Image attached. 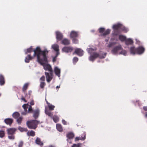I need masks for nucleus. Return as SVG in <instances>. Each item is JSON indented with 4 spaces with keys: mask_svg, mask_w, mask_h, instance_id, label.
I'll return each instance as SVG.
<instances>
[{
    "mask_svg": "<svg viewBox=\"0 0 147 147\" xmlns=\"http://www.w3.org/2000/svg\"><path fill=\"white\" fill-rule=\"evenodd\" d=\"M33 51L34 52V55H37V61L43 66L44 69L49 72H53L51 66L49 64H46L48 62L47 55L49 51L46 49L42 51L39 47H37Z\"/></svg>",
    "mask_w": 147,
    "mask_h": 147,
    "instance_id": "1",
    "label": "nucleus"
},
{
    "mask_svg": "<svg viewBox=\"0 0 147 147\" xmlns=\"http://www.w3.org/2000/svg\"><path fill=\"white\" fill-rule=\"evenodd\" d=\"M107 54V53H98L96 52L93 53L92 55H91L89 57V60L93 61L96 58L98 57L100 59H104L105 58Z\"/></svg>",
    "mask_w": 147,
    "mask_h": 147,
    "instance_id": "2",
    "label": "nucleus"
},
{
    "mask_svg": "<svg viewBox=\"0 0 147 147\" xmlns=\"http://www.w3.org/2000/svg\"><path fill=\"white\" fill-rule=\"evenodd\" d=\"M40 123L39 121L33 120L28 121L26 122V125L29 128L35 129L37 127L38 124Z\"/></svg>",
    "mask_w": 147,
    "mask_h": 147,
    "instance_id": "3",
    "label": "nucleus"
},
{
    "mask_svg": "<svg viewBox=\"0 0 147 147\" xmlns=\"http://www.w3.org/2000/svg\"><path fill=\"white\" fill-rule=\"evenodd\" d=\"M16 129L15 128H12L8 129L7 132L8 135V138L9 139H14V135L15 134Z\"/></svg>",
    "mask_w": 147,
    "mask_h": 147,
    "instance_id": "4",
    "label": "nucleus"
},
{
    "mask_svg": "<svg viewBox=\"0 0 147 147\" xmlns=\"http://www.w3.org/2000/svg\"><path fill=\"white\" fill-rule=\"evenodd\" d=\"M47 81L49 83L53 78V71L50 72L49 73L45 72Z\"/></svg>",
    "mask_w": 147,
    "mask_h": 147,
    "instance_id": "5",
    "label": "nucleus"
},
{
    "mask_svg": "<svg viewBox=\"0 0 147 147\" xmlns=\"http://www.w3.org/2000/svg\"><path fill=\"white\" fill-rule=\"evenodd\" d=\"M122 48L121 45H119L115 47L111 51V53L114 54H117L118 52L120 50H121Z\"/></svg>",
    "mask_w": 147,
    "mask_h": 147,
    "instance_id": "6",
    "label": "nucleus"
},
{
    "mask_svg": "<svg viewBox=\"0 0 147 147\" xmlns=\"http://www.w3.org/2000/svg\"><path fill=\"white\" fill-rule=\"evenodd\" d=\"M74 49L73 48L71 47H65L62 49L63 52L68 53L71 52Z\"/></svg>",
    "mask_w": 147,
    "mask_h": 147,
    "instance_id": "7",
    "label": "nucleus"
},
{
    "mask_svg": "<svg viewBox=\"0 0 147 147\" xmlns=\"http://www.w3.org/2000/svg\"><path fill=\"white\" fill-rule=\"evenodd\" d=\"M137 54H141L144 53L145 51L144 48L142 46H139L136 48Z\"/></svg>",
    "mask_w": 147,
    "mask_h": 147,
    "instance_id": "8",
    "label": "nucleus"
},
{
    "mask_svg": "<svg viewBox=\"0 0 147 147\" xmlns=\"http://www.w3.org/2000/svg\"><path fill=\"white\" fill-rule=\"evenodd\" d=\"M76 54L80 56H82L83 55V51L80 49L77 48L75 49V51L73 53V54Z\"/></svg>",
    "mask_w": 147,
    "mask_h": 147,
    "instance_id": "9",
    "label": "nucleus"
},
{
    "mask_svg": "<svg viewBox=\"0 0 147 147\" xmlns=\"http://www.w3.org/2000/svg\"><path fill=\"white\" fill-rule=\"evenodd\" d=\"M56 38L58 40H61L63 37V34L59 31H56L55 32Z\"/></svg>",
    "mask_w": 147,
    "mask_h": 147,
    "instance_id": "10",
    "label": "nucleus"
},
{
    "mask_svg": "<svg viewBox=\"0 0 147 147\" xmlns=\"http://www.w3.org/2000/svg\"><path fill=\"white\" fill-rule=\"evenodd\" d=\"M34 53L33 55V56H31L30 55H28L26 57L25 61L26 62L28 63L30 62V60H32V59H33L34 58V57L36 56L37 57V55H34Z\"/></svg>",
    "mask_w": 147,
    "mask_h": 147,
    "instance_id": "11",
    "label": "nucleus"
},
{
    "mask_svg": "<svg viewBox=\"0 0 147 147\" xmlns=\"http://www.w3.org/2000/svg\"><path fill=\"white\" fill-rule=\"evenodd\" d=\"M78 36V32L74 31H72L71 32L70 36L71 38H76Z\"/></svg>",
    "mask_w": 147,
    "mask_h": 147,
    "instance_id": "12",
    "label": "nucleus"
},
{
    "mask_svg": "<svg viewBox=\"0 0 147 147\" xmlns=\"http://www.w3.org/2000/svg\"><path fill=\"white\" fill-rule=\"evenodd\" d=\"M54 71L56 76L59 77L60 76L61 70L58 67L56 66L54 67Z\"/></svg>",
    "mask_w": 147,
    "mask_h": 147,
    "instance_id": "13",
    "label": "nucleus"
},
{
    "mask_svg": "<svg viewBox=\"0 0 147 147\" xmlns=\"http://www.w3.org/2000/svg\"><path fill=\"white\" fill-rule=\"evenodd\" d=\"M33 117L35 119H37L39 115L40 111L38 109H37L34 111L33 112Z\"/></svg>",
    "mask_w": 147,
    "mask_h": 147,
    "instance_id": "14",
    "label": "nucleus"
},
{
    "mask_svg": "<svg viewBox=\"0 0 147 147\" xmlns=\"http://www.w3.org/2000/svg\"><path fill=\"white\" fill-rule=\"evenodd\" d=\"M61 43L64 45H68L70 43V40L67 38H65L62 40Z\"/></svg>",
    "mask_w": 147,
    "mask_h": 147,
    "instance_id": "15",
    "label": "nucleus"
},
{
    "mask_svg": "<svg viewBox=\"0 0 147 147\" xmlns=\"http://www.w3.org/2000/svg\"><path fill=\"white\" fill-rule=\"evenodd\" d=\"M28 105L27 104H24L23 105L22 107L24 109V112H23L21 114L22 115H25L28 113V112H27V109L28 108Z\"/></svg>",
    "mask_w": 147,
    "mask_h": 147,
    "instance_id": "16",
    "label": "nucleus"
},
{
    "mask_svg": "<svg viewBox=\"0 0 147 147\" xmlns=\"http://www.w3.org/2000/svg\"><path fill=\"white\" fill-rule=\"evenodd\" d=\"M5 82V78L3 75L1 74H0V85L1 86L4 85Z\"/></svg>",
    "mask_w": 147,
    "mask_h": 147,
    "instance_id": "17",
    "label": "nucleus"
},
{
    "mask_svg": "<svg viewBox=\"0 0 147 147\" xmlns=\"http://www.w3.org/2000/svg\"><path fill=\"white\" fill-rule=\"evenodd\" d=\"M5 123L7 125H10L13 121V119L11 118H7L5 119Z\"/></svg>",
    "mask_w": 147,
    "mask_h": 147,
    "instance_id": "18",
    "label": "nucleus"
},
{
    "mask_svg": "<svg viewBox=\"0 0 147 147\" xmlns=\"http://www.w3.org/2000/svg\"><path fill=\"white\" fill-rule=\"evenodd\" d=\"M136 48L134 47H131L130 49V51L131 54L134 55L137 54Z\"/></svg>",
    "mask_w": 147,
    "mask_h": 147,
    "instance_id": "19",
    "label": "nucleus"
},
{
    "mask_svg": "<svg viewBox=\"0 0 147 147\" xmlns=\"http://www.w3.org/2000/svg\"><path fill=\"white\" fill-rule=\"evenodd\" d=\"M29 84L28 83H25L23 86L22 88V91L23 92L25 93L26 92V90L28 89V86L29 85Z\"/></svg>",
    "mask_w": 147,
    "mask_h": 147,
    "instance_id": "20",
    "label": "nucleus"
},
{
    "mask_svg": "<svg viewBox=\"0 0 147 147\" xmlns=\"http://www.w3.org/2000/svg\"><path fill=\"white\" fill-rule=\"evenodd\" d=\"M121 24H117L114 25L113 26V28L114 30H120Z\"/></svg>",
    "mask_w": 147,
    "mask_h": 147,
    "instance_id": "21",
    "label": "nucleus"
},
{
    "mask_svg": "<svg viewBox=\"0 0 147 147\" xmlns=\"http://www.w3.org/2000/svg\"><path fill=\"white\" fill-rule=\"evenodd\" d=\"M125 42L127 45H131L134 42L133 40L130 38L126 39Z\"/></svg>",
    "mask_w": 147,
    "mask_h": 147,
    "instance_id": "22",
    "label": "nucleus"
},
{
    "mask_svg": "<svg viewBox=\"0 0 147 147\" xmlns=\"http://www.w3.org/2000/svg\"><path fill=\"white\" fill-rule=\"evenodd\" d=\"M45 113L46 114L48 115L49 117H50L51 118L53 116L52 113L46 108L45 109Z\"/></svg>",
    "mask_w": 147,
    "mask_h": 147,
    "instance_id": "23",
    "label": "nucleus"
},
{
    "mask_svg": "<svg viewBox=\"0 0 147 147\" xmlns=\"http://www.w3.org/2000/svg\"><path fill=\"white\" fill-rule=\"evenodd\" d=\"M83 136H81L78 137H76L75 138L76 141H78L79 140H84L86 139V134L84 133L83 134Z\"/></svg>",
    "mask_w": 147,
    "mask_h": 147,
    "instance_id": "24",
    "label": "nucleus"
},
{
    "mask_svg": "<svg viewBox=\"0 0 147 147\" xmlns=\"http://www.w3.org/2000/svg\"><path fill=\"white\" fill-rule=\"evenodd\" d=\"M66 136L69 139H72L74 137V134L72 132H69L67 134Z\"/></svg>",
    "mask_w": 147,
    "mask_h": 147,
    "instance_id": "25",
    "label": "nucleus"
},
{
    "mask_svg": "<svg viewBox=\"0 0 147 147\" xmlns=\"http://www.w3.org/2000/svg\"><path fill=\"white\" fill-rule=\"evenodd\" d=\"M51 118L55 123L57 122L59 120V117L57 115H55L53 116H52Z\"/></svg>",
    "mask_w": 147,
    "mask_h": 147,
    "instance_id": "26",
    "label": "nucleus"
},
{
    "mask_svg": "<svg viewBox=\"0 0 147 147\" xmlns=\"http://www.w3.org/2000/svg\"><path fill=\"white\" fill-rule=\"evenodd\" d=\"M52 47L53 49L56 52L59 51V46L57 44H54L52 45Z\"/></svg>",
    "mask_w": 147,
    "mask_h": 147,
    "instance_id": "27",
    "label": "nucleus"
},
{
    "mask_svg": "<svg viewBox=\"0 0 147 147\" xmlns=\"http://www.w3.org/2000/svg\"><path fill=\"white\" fill-rule=\"evenodd\" d=\"M119 40L122 42L125 41L126 39V37L123 35H119Z\"/></svg>",
    "mask_w": 147,
    "mask_h": 147,
    "instance_id": "28",
    "label": "nucleus"
},
{
    "mask_svg": "<svg viewBox=\"0 0 147 147\" xmlns=\"http://www.w3.org/2000/svg\"><path fill=\"white\" fill-rule=\"evenodd\" d=\"M56 128L60 132H62L63 130L62 126L60 124H57Z\"/></svg>",
    "mask_w": 147,
    "mask_h": 147,
    "instance_id": "29",
    "label": "nucleus"
},
{
    "mask_svg": "<svg viewBox=\"0 0 147 147\" xmlns=\"http://www.w3.org/2000/svg\"><path fill=\"white\" fill-rule=\"evenodd\" d=\"M20 113L17 112L14 113L12 114V117L15 119H17L20 116Z\"/></svg>",
    "mask_w": 147,
    "mask_h": 147,
    "instance_id": "30",
    "label": "nucleus"
},
{
    "mask_svg": "<svg viewBox=\"0 0 147 147\" xmlns=\"http://www.w3.org/2000/svg\"><path fill=\"white\" fill-rule=\"evenodd\" d=\"M36 143L40 146H42L43 145V143L41 141L40 139L38 138H37L36 140Z\"/></svg>",
    "mask_w": 147,
    "mask_h": 147,
    "instance_id": "31",
    "label": "nucleus"
},
{
    "mask_svg": "<svg viewBox=\"0 0 147 147\" xmlns=\"http://www.w3.org/2000/svg\"><path fill=\"white\" fill-rule=\"evenodd\" d=\"M27 134L28 136H34L35 135V132L33 130L28 131L27 133Z\"/></svg>",
    "mask_w": 147,
    "mask_h": 147,
    "instance_id": "32",
    "label": "nucleus"
},
{
    "mask_svg": "<svg viewBox=\"0 0 147 147\" xmlns=\"http://www.w3.org/2000/svg\"><path fill=\"white\" fill-rule=\"evenodd\" d=\"M120 30L122 31H123L125 33L127 32L129 30L127 28L123 26L122 25H121Z\"/></svg>",
    "mask_w": 147,
    "mask_h": 147,
    "instance_id": "33",
    "label": "nucleus"
},
{
    "mask_svg": "<svg viewBox=\"0 0 147 147\" xmlns=\"http://www.w3.org/2000/svg\"><path fill=\"white\" fill-rule=\"evenodd\" d=\"M120 32L119 30H114L113 32L112 33V34L113 36H116L118 35Z\"/></svg>",
    "mask_w": 147,
    "mask_h": 147,
    "instance_id": "34",
    "label": "nucleus"
},
{
    "mask_svg": "<svg viewBox=\"0 0 147 147\" xmlns=\"http://www.w3.org/2000/svg\"><path fill=\"white\" fill-rule=\"evenodd\" d=\"M16 121L18 124H20L22 121L23 119V117L21 116L19 117L17 119Z\"/></svg>",
    "mask_w": 147,
    "mask_h": 147,
    "instance_id": "35",
    "label": "nucleus"
},
{
    "mask_svg": "<svg viewBox=\"0 0 147 147\" xmlns=\"http://www.w3.org/2000/svg\"><path fill=\"white\" fill-rule=\"evenodd\" d=\"M111 32V30L109 29H107L102 34V35L105 36L106 35L109 34H110Z\"/></svg>",
    "mask_w": 147,
    "mask_h": 147,
    "instance_id": "36",
    "label": "nucleus"
},
{
    "mask_svg": "<svg viewBox=\"0 0 147 147\" xmlns=\"http://www.w3.org/2000/svg\"><path fill=\"white\" fill-rule=\"evenodd\" d=\"M33 51V49L32 47H30L29 48H28L27 49V51L25 52V53L27 54L28 53H30Z\"/></svg>",
    "mask_w": 147,
    "mask_h": 147,
    "instance_id": "37",
    "label": "nucleus"
},
{
    "mask_svg": "<svg viewBox=\"0 0 147 147\" xmlns=\"http://www.w3.org/2000/svg\"><path fill=\"white\" fill-rule=\"evenodd\" d=\"M18 129L21 131H28V129L27 128H25L22 127H19L18 128Z\"/></svg>",
    "mask_w": 147,
    "mask_h": 147,
    "instance_id": "38",
    "label": "nucleus"
},
{
    "mask_svg": "<svg viewBox=\"0 0 147 147\" xmlns=\"http://www.w3.org/2000/svg\"><path fill=\"white\" fill-rule=\"evenodd\" d=\"M5 135V131L3 130H0V137L3 138Z\"/></svg>",
    "mask_w": 147,
    "mask_h": 147,
    "instance_id": "39",
    "label": "nucleus"
},
{
    "mask_svg": "<svg viewBox=\"0 0 147 147\" xmlns=\"http://www.w3.org/2000/svg\"><path fill=\"white\" fill-rule=\"evenodd\" d=\"M46 84L45 82H40V87L41 88L43 89L44 88Z\"/></svg>",
    "mask_w": 147,
    "mask_h": 147,
    "instance_id": "40",
    "label": "nucleus"
},
{
    "mask_svg": "<svg viewBox=\"0 0 147 147\" xmlns=\"http://www.w3.org/2000/svg\"><path fill=\"white\" fill-rule=\"evenodd\" d=\"M49 110L51 111H53L54 109V108H55V106L53 105L50 104L48 106Z\"/></svg>",
    "mask_w": 147,
    "mask_h": 147,
    "instance_id": "41",
    "label": "nucleus"
},
{
    "mask_svg": "<svg viewBox=\"0 0 147 147\" xmlns=\"http://www.w3.org/2000/svg\"><path fill=\"white\" fill-rule=\"evenodd\" d=\"M28 106H29V108L28 109V113H32L34 111L33 110L32 106L31 105H28Z\"/></svg>",
    "mask_w": 147,
    "mask_h": 147,
    "instance_id": "42",
    "label": "nucleus"
},
{
    "mask_svg": "<svg viewBox=\"0 0 147 147\" xmlns=\"http://www.w3.org/2000/svg\"><path fill=\"white\" fill-rule=\"evenodd\" d=\"M120 54H123L124 55H126L127 54V51L124 50L122 49L121 52L120 53Z\"/></svg>",
    "mask_w": 147,
    "mask_h": 147,
    "instance_id": "43",
    "label": "nucleus"
},
{
    "mask_svg": "<svg viewBox=\"0 0 147 147\" xmlns=\"http://www.w3.org/2000/svg\"><path fill=\"white\" fill-rule=\"evenodd\" d=\"M73 39L72 40L73 42L75 44H78V39H76V38H73Z\"/></svg>",
    "mask_w": 147,
    "mask_h": 147,
    "instance_id": "44",
    "label": "nucleus"
},
{
    "mask_svg": "<svg viewBox=\"0 0 147 147\" xmlns=\"http://www.w3.org/2000/svg\"><path fill=\"white\" fill-rule=\"evenodd\" d=\"M105 28H100L98 29V31L100 33H103L105 31Z\"/></svg>",
    "mask_w": 147,
    "mask_h": 147,
    "instance_id": "45",
    "label": "nucleus"
},
{
    "mask_svg": "<svg viewBox=\"0 0 147 147\" xmlns=\"http://www.w3.org/2000/svg\"><path fill=\"white\" fill-rule=\"evenodd\" d=\"M25 96L24 97L26 99H28L30 98V95H28V94H27L26 92L25 93H24Z\"/></svg>",
    "mask_w": 147,
    "mask_h": 147,
    "instance_id": "46",
    "label": "nucleus"
},
{
    "mask_svg": "<svg viewBox=\"0 0 147 147\" xmlns=\"http://www.w3.org/2000/svg\"><path fill=\"white\" fill-rule=\"evenodd\" d=\"M24 144L23 142L22 141H20L18 144V147H22Z\"/></svg>",
    "mask_w": 147,
    "mask_h": 147,
    "instance_id": "47",
    "label": "nucleus"
},
{
    "mask_svg": "<svg viewBox=\"0 0 147 147\" xmlns=\"http://www.w3.org/2000/svg\"><path fill=\"white\" fill-rule=\"evenodd\" d=\"M78 59L77 57H74L73 59V60L74 63H76L78 61Z\"/></svg>",
    "mask_w": 147,
    "mask_h": 147,
    "instance_id": "48",
    "label": "nucleus"
},
{
    "mask_svg": "<svg viewBox=\"0 0 147 147\" xmlns=\"http://www.w3.org/2000/svg\"><path fill=\"white\" fill-rule=\"evenodd\" d=\"M40 80L41 82H44L45 81V77L44 76H42L40 78Z\"/></svg>",
    "mask_w": 147,
    "mask_h": 147,
    "instance_id": "49",
    "label": "nucleus"
},
{
    "mask_svg": "<svg viewBox=\"0 0 147 147\" xmlns=\"http://www.w3.org/2000/svg\"><path fill=\"white\" fill-rule=\"evenodd\" d=\"M71 147H81V146L80 144H74Z\"/></svg>",
    "mask_w": 147,
    "mask_h": 147,
    "instance_id": "50",
    "label": "nucleus"
},
{
    "mask_svg": "<svg viewBox=\"0 0 147 147\" xmlns=\"http://www.w3.org/2000/svg\"><path fill=\"white\" fill-rule=\"evenodd\" d=\"M115 44V42H111L109 44H108L107 47L109 48H110L113 45H114Z\"/></svg>",
    "mask_w": 147,
    "mask_h": 147,
    "instance_id": "51",
    "label": "nucleus"
},
{
    "mask_svg": "<svg viewBox=\"0 0 147 147\" xmlns=\"http://www.w3.org/2000/svg\"><path fill=\"white\" fill-rule=\"evenodd\" d=\"M57 57V55H56L55 57H53V62H55L56 61Z\"/></svg>",
    "mask_w": 147,
    "mask_h": 147,
    "instance_id": "52",
    "label": "nucleus"
},
{
    "mask_svg": "<svg viewBox=\"0 0 147 147\" xmlns=\"http://www.w3.org/2000/svg\"><path fill=\"white\" fill-rule=\"evenodd\" d=\"M62 122L63 124L65 125H67V122L64 119H62Z\"/></svg>",
    "mask_w": 147,
    "mask_h": 147,
    "instance_id": "53",
    "label": "nucleus"
},
{
    "mask_svg": "<svg viewBox=\"0 0 147 147\" xmlns=\"http://www.w3.org/2000/svg\"><path fill=\"white\" fill-rule=\"evenodd\" d=\"M30 105H34V101L33 100H32L30 102Z\"/></svg>",
    "mask_w": 147,
    "mask_h": 147,
    "instance_id": "54",
    "label": "nucleus"
},
{
    "mask_svg": "<svg viewBox=\"0 0 147 147\" xmlns=\"http://www.w3.org/2000/svg\"><path fill=\"white\" fill-rule=\"evenodd\" d=\"M21 99L23 101H24L25 102H26V98H25V97H24V96H22L21 98Z\"/></svg>",
    "mask_w": 147,
    "mask_h": 147,
    "instance_id": "55",
    "label": "nucleus"
},
{
    "mask_svg": "<svg viewBox=\"0 0 147 147\" xmlns=\"http://www.w3.org/2000/svg\"><path fill=\"white\" fill-rule=\"evenodd\" d=\"M143 109L145 111H147V107L146 106H144L143 107Z\"/></svg>",
    "mask_w": 147,
    "mask_h": 147,
    "instance_id": "56",
    "label": "nucleus"
},
{
    "mask_svg": "<svg viewBox=\"0 0 147 147\" xmlns=\"http://www.w3.org/2000/svg\"><path fill=\"white\" fill-rule=\"evenodd\" d=\"M31 91H29L28 92V95H30H30H31Z\"/></svg>",
    "mask_w": 147,
    "mask_h": 147,
    "instance_id": "57",
    "label": "nucleus"
},
{
    "mask_svg": "<svg viewBox=\"0 0 147 147\" xmlns=\"http://www.w3.org/2000/svg\"><path fill=\"white\" fill-rule=\"evenodd\" d=\"M46 101L48 105V106L50 104V103H49L46 100Z\"/></svg>",
    "mask_w": 147,
    "mask_h": 147,
    "instance_id": "58",
    "label": "nucleus"
},
{
    "mask_svg": "<svg viewBox=\"0 0 147 147\" xmlns=\"http://www.w3.org/2000/svg\"><path fill=\"white\" fill-rule=\"evenodd\" d=\"M89 51H92L93 50V49H92V48H90V49H89Z\"/></svg>",
    "mask_w": 147,
    "mask_h": 147,
    "instance_id": "59",
    "label": "nucleus"
},
{
    "mask_svg": "<svg viewBox=\"0 0 147 147\" xmlns=\"http://www.w3.org/2000/svg\"><path fill=\"white\" fill-rule=\"evenodd\" d=\"M145 116L147 118V112L145 113Z\"/></svg>",
    "mask_w": 147,
    "mask_h": 147,
    "instance_id": "60",
    "label": "nucleus"
},
{
    "mask_svg": "<svg viewBox=\"0 0 147 147\" xmlns=\"http://www.w3.org/2000/svg\"><path fill=\"white\" fill-rule=\"evenodd\" d=\"M57 52V54H56V55H57V56L59 54V53L58 51Z\"/></svg>",
    "mask_w": 147,
    "mask_h": 147,
    "instance_id": "61",
    "label": "nucleus"
},
{
    "mask_svg": "<svg viewBox=\"0 0 147 147\" xmlns=\"http://www.w3.org/2000/svg\"><path fill=\"white\" fill-rule=\"evenodd\" d=\"M60 88V86H57L56 87V88Z\"/></svg>",
    "mask_w": 147,
    "mask_h": 147,
    "instance_id": "62",
    "label": "nucleus"
},
{
    "mask_svg": "<svg viewBox=\"0 0 147 147\" xmlns=\"http://www.w3.org/2000/svg\"><path fill=\"white\" fill-rule=\"evenodd\" d=\"M108 41H109V39H106L105 40V41H106V42H107Z\"/></svg>",
    "mask_w": 147,
    "mask_h": 147,
    "instance_id": "63",
    "label": "nucleus"
},
{
    "mask_svg": "<svg viewBox=\"0 0 147 147\" xmlns=\"http://www.w3.org/2000/svg\"><path fill=\"white\" fill-rule=\"evenodd\" d=\"M49 147H53L52 146H50Z\"/></svg>",
    "mask_w": 147,
    "mask_h": 147,
    "instance_id": "64",
    "label": "nucleus"
}]
</instances>
